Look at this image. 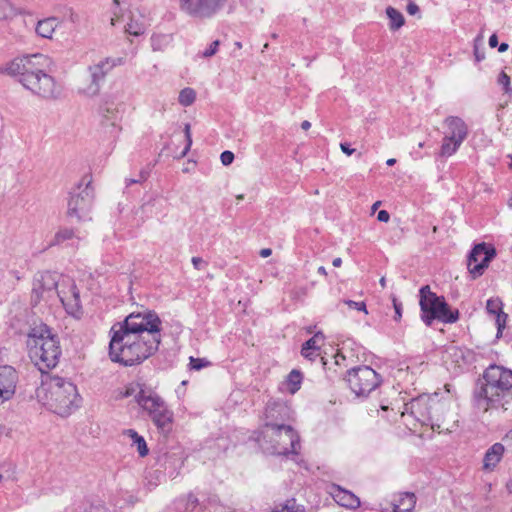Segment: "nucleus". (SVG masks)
<instances>
[{"label":"nucleus","instance_id":"f257e3e1","mask_svg":"<svg viewBox=\"0 0 512 512\" xmlns=\"http://www.w3.org/2000/svg\"><path fill=\"white\" fill-rule=\"evenodd\" d=\"M161 329L162 321L154 311L129 314L111 329L110 359L125 366L142 363L158 350Z\"/></svg>","mask_w":512,"mask_h":512},{"label":"nucleus","instance_id":"f03ea898","mask_svg":"<svg viewBox=\"0 0 512 512\" xmlns=\"http://www.w3.org/2000/svg\"><path fill=\"white\" fill-rule=\"evenodd\" d=\"M37 397L43 405L59 415L69 414L76 405V386L58 376H46L37 389Z\"/></svg>","mask_w":512,"mask_h":512},{"label":"nucleus","instance_id":"7ed1b4c3","mask_svg":"<svg viewBox=\"0 0 512 512\" xmlns=\"http://www.w3.org/2000/svg\"><path fill=\"white\" fill-rule=\"evenodd\" d=\"M27 347L31 360L39 370H49L58 364L61 356L59 340L47 325L41 324L31 329Z\"/></svg>","mask_w":512,"mask_h":512},{"label":"nucleus","instance_id":"20e7f679","mask_svg":"<svg viewBox=\"0 0 512 512\" xmlns=\"http://www.w3.org/2000/svg\"><path fill=\"white\" fill-rule=\"evenodd\" d=\"M485 383L476 398L478 410L487 412L503 406V400L512 388V371L500 366H490L484 374Z\"/></svg>","mask_w":512,"mask_h":512},{"label":"nucleus","instance_id":"39448f33","mask_svg":"<svg viewBox=\"0 0 512 512\" xmlns=\"http://www.w3.org/2000/svg\"><path fill=\"white\" fill-rule=\"evenodd\" d=\"M258 441L262 448L271 454H296L300 448L297 433L287 425L266 424Z\"/></svg>","mask_w":512,"mask_h":512},{"label":"nucleus","instance_id":"423d86ee","mask_svg":"<svg viewBox=\"0 0 512 512\" xmlns=\"http://www.w3.org/2000/svg\"><path fill=\"white\" fill-rule=\"evenodd\" d=\"M419 303L422 311V320L428 326L434 320L443 323H455L459 319V311L453 309L443 296H438L432 292L428 285L420 289Z\"/></svg>","mask_w":512,"mask_h":512},{"label":"nucleus","instance_id":"0eeeda50","mask_svg":"<svg viewBox=\"0 0 512 512\" xmlns=\"http://www.w3.org/2000/svg\"><path fill=\"white\" fill-rule=\"evenodd\" d=\"M430 420L429 398L426 396L412 399L399 414V426L420 437L430 429Z\"/></svg>","mask_w":512,"mask_h":512},{"label":"nucleus","instance_id":"6e6552de","mask_svg":"<svg viewBox=\"0 0 512 512\" xmlns=\"http://www.w3.org/2000/svg\"><path fill=\"white\" fill-rule=\"evenodd\" d=\"M445 132L439 149L440 157H450L457 152L462 142L468 136V126L459 117H448L445 122Z\"/></svg>","mask_w":512,"mask_h":512},{"label":"nucleus","instance_id":"1a4fd4ad","mask_svg":"<svg viewBox=\"0 0 512 512\" xmlns=\"http://www.w3.org/2000/svg\"><path fill=\"white\" fill-rule=\"evenodd\" d=\"M346 381L357 396H366L381 383L379 374L369 366H358L347 372Z\"/></svg>","mask_w":512,"mask_h":512},{"label":"nucleus","instance_id":"9d476101","mask_svg":"<svg viewBox=\"0 0 512 512\" xmlns=\"http://www.w3.org/2000/svg\"><path fill=\"white\" fill-rule=\"evenodd\" d=\"M43 67L37 66L35 71H30L22 79L23 84L33 93L45 98L56 97L58 88L51 76L43 72Z\"/></svg>","mask_w":512,"mask_h":512},{"label":"nucleus","instance_id":"9b49d317","mask_svg":"<svg viewBox=\"0 0 512 512\" xmlns=\"http://www.w3.org/2000/svg\"><path fill=\"white\" fill-rule=\"evenodd\" d=\"M57 293L66 312L72 317L80 319L83 315V308L74 281L68 277H63Z\"/></svg>","mask_w":512,"mask_h":512},{"label":"nucleus","instance_id":"f8f14e48","mask_svg":"<svg viewBox=\"0 0 512 512\" xmlns=\"http://www.w3.org/2000/svg\"><path fill=\"white\" fill-rule=\"evenodd\" d=\"M495 248L486 243H480L474 246L468 258V270L473 278L481 276L488 267L491 260L495 257Z\"/></svg>","mask_w":512,"mask_h":512},{"label":"nucleus","instance_id":"ddd939ff","mask_svg":"<svg viewBox=\"0 0 512 512\" xmlns=\"http://www.w3.org/2000/svg\"><path fill=\"white\" fill-rule=\"evenodd\" d=\"M52 61L49 57L42 54H35L17 58L8 64L6 71L9 74H21L25 78L26 74L30 71H35L37 66L43 68H50Z\"/></svg>","mask_w":512,"mask_h":512},{"label":"nucleus","instance_id":"4468645a","mask_svg":"<svg viewBox=\"0 0 512 512\" xmlns=\"http://www.w3.org/2000/svg\"><path fill=\"white\" fill-rule=\"evenodd\" d=\"M59 275L55 272L46 271L41 273L33 282L32 294L36 301L48 298L58 287Z\"/></svg>","mask_w":512,"mask_h":512},{"label":"nucleus","instance_id":"2eb2a0df","mask_svg":"<svg viewBox=\"0 0 512 512\" xmlns=\"http://www.w3.org/2000/svg\"><path fill=\"white\" fill-rule=\"evenodd\" d=\"M18 382V372L12 366H0V404L14 396Z\"/></svg>","mask_w":512,"mask_h":512},{"label":"nucleus","instance_id":"dca6fc26","mask_svg":"<svg viewBox=\"0 0 512 512\" xmlns=\"http://www.w3.org/2000/svg\"><path fill=\"white\" fill-rule=\"evenodd\" d=\"M225 0H181V8L187 13L206 17L212 15Z\"/></svg>","mask_w":512,"mask_h":512},{"label":"nucleus","instance_id":"f3484780","mask_svg":"<svg viewBox=\"0 0 512 512\" xmlns=\"http://www.w3.org/2000/svg\"><path fill=\"white\" fill-rule=\"evenodd\" d=\"M325 343V337L322 333H316L311 339L306 341L301 349V355L311 361L320 357L322 362L326 364L325 354L323 346Z\"/></svg>","mask_w":512,"mask_h":512},{"label":"nucleus","instance_id":"a211bd4d","mask_svg":"<svg viewBox=\"0 0 512 512\" xmlns=\"http://www.w3.org/2000/svg\"><path fill=\"white\" fill-rule=\"evenodd\" d=\"M136 399L138 404L146 410L149 415L166 406L163 399L150 388H141Z\"/></svg>","mask_w":512,"mask_h":512},{"label":"nucleus","instance_id":"6ab92c4d","mask_svg":"<svg viewBox=\"0 0 512 512\" xmlns=\"http://www.w3.org/2000/svg\"><path fill=\"white\" fill-rule=\"evenodd\" d=\"M329 494L338 505L346 509L356 510L361 505L360 499L354 493L343 489L339 485H331Z\"/></svg>","mask_w":512,"mask_h":512},{"label":"nucleus","instance_id":"aec40b11","mask_svg":"<svg viewBox=\"0 0 512 512\" xmlns=\"http://www.w3.org/2000/svg\"><path fill=\"white\" fill-rule=\"evenodd\" d=\"M416 504V497L413 493H400L395 495L389 503L385 512H411Z\"/></svg>","mask_w":512,"mask_h":512},{"label":"nucleus","instance_id":"412c9836","mask_svg":"<svg viewBox=\"0 0 512 512\" xmlns=\"http://www.w3.org/2000/svg\"><path fill=\"white\" fill-rule=\"evenodd\" d=\"M504 445L501 443L493 444L485 453L483 458V470L492 472L500 463L504 455Z\"/></svg>","mask_w":512,"mask_h":512},{"label":"nucleus","instance_id":"4be33fe9","mask_svg":"<svg viewBox=\"0 0 512 512\" xmlns=\"http://www.w3.org/2000/svg\"><path fill=\"white\" fill-rule=\"evenodd\" d=\"M304 379L303 373L298 369H293L284 381L280 384V390L283 393H288L290 395L295 394L301 388L302 382Z\"/></svg>","mask_w":512,"mask_h":512},{"label":"nucleus","instance_id":"5701e85b","mask_svg":"<svg viewBox=\"0 0 512 512\" xmlns=\"http://www.w3.org/2000/svg\"><path fill=\"white\" fill-rule=\"evenodd\" d=\"M487 312L495 316L498 331L504 328L507 314L502 311V302L499 298H492L487 301L486 305Z\"/></svg>","mask_w":512,"mask_h":512},{"label":"nucleus","instance_id":"b1692460","mask_svg":"<svg viewBox=\"0 0 512 512\" xmlns=\"http://www.w3.org/2000/svg\"><path fill=\"white\" fill-rule=\"evenodd\" d=\"M154 424L161 430H169L173 421V413L164 406L157 412H153L150 414Z\"/></svg>","mask_w":512,"mask_h":512},{"label":"nucleus","instance_id":"393cba45","mask_svg":"<svg viewBox=\"0 0 512 512\" xmlns=\"http://www.w3.org/2000/svg\"><path fill=\"white\" fill-rule=\"evenodd\" d=\"M56 27L55 19L49 18L38 22L36 32L44 38H51Z\"/></svg>","mask_w":512,"mask_h":512},{"label":"nucleus","instance_id":"a878e982","mask_svg":"<svg viewBox=\"0 0 512 512\" xmlns=\"http://www.w3.org/2000/svg\"><path fill=\"white\" fill-rule=\"evenodd\" d=\"M127 436L133 441V443L137 446V450L141 457H144L148 454L147 444L143 437L139 436L138 433L132 429L126 431Z\"/></svg>","mask_w":512,"mask_h":512},{"label":"nucleus","instance_id":"bb28decb","mask_svg":"<svg viewBox=\"0 0 512 512\" xmlns=\"http://www.w3.org/2000/svg\"><path fill=\"white\" fill-rule=\"evenodd\" d=\"M146 30V25L143 21L131 19L130 22L126 25L125 31L129 35L140 36L144 34Z\"/></svg>","mask_w":512,"mask_h":512},{"label":"nucleus","instance_id":"cd10ccee","mask_svg":"<svg viewBox=\"0 0 512 512\" xmlns=\"http://www.w3.org/2000/svg\"><path fill=\"white\" fill-rule=\"evenodd\" d=\"M386 12L391 21L392 29H399L404 24L403 15L398 10L388 7Z\"/></svg>","mask_w":512,"mask_h":512},{"label":"nucleus","instance_id":"c85d7f7f","mask_svg":"<svg viewBox=\"0 0 512 512\" xmlns=\"http://www.w3.org/2000/svg\"><path fill=\"white\" fill-rule=\"evenodd\" d=\"M195 98H196V93L191 88H185L179 94V102L183 106L191 105L195 101Z\"/></svg>","mask_w":512,"mask_h":512},{"label":"nucleus","instance_id":"c756f323","mask_svg":"<svg viewBox=\"0 0 512 512\" xmlns=\"http://www.w3.org/2000/svg\"><path fill=\"white\" fill-rule=\"evenodd\" d=\"M497 82L499 85L502 86L504 93L508 94L509 96L512 95V88L510 86V84H511L510 77L507 75L506 72L502 71L498 75Z\"/></svg>","mask_w":512,"mask_h":512},{"label":"nucleus","instance_id":"7c9ffc66","mask_svg":"<svg viewBox=\"0 0 512 512\" xmlns=\"http://www.w3.org/2000/svg\"><path fill=\"white\" fill-rule=\"evenodd\" d=\"M73 236H74V232H73V230H72V229H63V230H60V231L55 235L54 243H55V244H60V243H62V242H63V241H65V240L71 239Z\"/></svg>","mask_w":512,"mask_h":512},{"label":"nucleus","instance_id":"2f4dec72","mask_svg":"<svg viewBox=\"0 0 512 512\" xmlns=\"http://www.w3.org/2000/svg\"><path fill=\"white\" fill-rule=\"evenodd\" d=\"M210 362L204 358H194L190 357V367L194 370H200L202 368L208 367Z\"/></svg>","mask_w":512,"mask_h":512},{"label":"nucleus","instance_id":"473e14b6","mask_svg":"<svg viewBox=\"0 0 512 512\" xmlns=\"http://www.w3.org/2000/svg\"><path fill=\"white\" fill-rule=\"evenodd\" d=\"M344 303L351 309H355V310H358V311H362L364 312L365 314H367V309H366V305L364 302H355V301H352V300H346L344 301Z\"/></svg>","mask_w":512,"mask_h":512},{"label":"nucleus","instance_id":"72a5a7b5","mask_svg":"<svg viewBox=\"0 0 512 512\" xmlns=\"http://www.w3.org/2000/svg\"><path fill=\"white\" fill-rule=\"evenodd\" d=\"M135 387L133 385H128V386H125L122 390H119L118 391V394H117V397L118 398H127L131 395L134 394L135 392Z\"/></svg>","mask_w":512,"mask_h":512},{"label":"nucleus","instance_id":"f704fd0d","mask_svg":"<svg viewBox=\"0 0 512 512\" xmlns=\"http://www.w3.org/2000/svg\"><path fill=\"white\" fill-rule=\"evenodd\" d=\"M220 43L218 40L211 43L210 47L203 52V57H211L213 56L219 47Z\"/></svg>","mask_w":512,"mask_h":512},{"label":"nucleus","instance_id":"c9c22d12","mask_svg":"<svg viewBox=\"0 0 512 512\" xmlns=\"http://www.w3.org/2000/svg\"><path fill=\"white\" fill-rule=\"evenodd\" d=\"M234 160V154L231 151H224L221 154V162L223 165H230Z\"/></svg>","mask_w":512,"mask_h":512},{"label":"nucleus","instance_id":"e433bc0d","mask_svg":"<svg viewBox=\"0 0 512 512\" xmlns=\"http://www.w3.org/2000/svg\"><path fill=\"white\" fill-rule=\"evenodd\" d=\"M407 12L410 15H415L419 12V7L414 2H409L407 5Z\"/></svg>","mask_w":512,"mask_h":512},{"label":"nucleus","instance_id":"4c0bfd02","mask_svg":"<svg viewBox=\"0 0 512 512\" xmlns=\"http://www.w3.org/2000/svg\"><path fill=\"white\" fill-rule=\"evenodd\" d=\"M378 220L381 221V222H388L389 219H390V215L389 213L386 211V210H381L379 213H378V216H377Z\"/></svg>","mask_w":512,"mask_h":512},{"label":"nucleus","instance_id":"58836bf2","mask_svg":"<svg viewBox=\"0 0 512 512\" xmlns=\"http://www.w3.org/2000/svg\"><path fill=\"white\" fill-rule=\"evenodd\" d=\"M8 8V4L6 1H0V19L6 17V9Z\"/></svg>","mask_w":512,"mask_h":512},{"label":"nucleus","instance_id":"ea45409f","mask_svg":"<svg viewBox=\"0 0 512 512\" xmlns=\"http://www.w3.org/2000/svg\"><path fill=\"white\" fill-rule=\"evenodd\" d=\"M503 440L506 442V444H507L509 447H511V448H512V429H511V430H509V431L505 434V436H504Z\"/></svg>","mask_w":512,"mask_h":512},{"label":"nucleus","instance_id":"a19ab883","mask_svg":"<svg viewBox=\"0 0 512 512\" xmlns=\"http://www.w3.org/2000/svg\"><path fill=\"white\" fill-rule=\"evenodd\" d=\"M393 306H394L397 316L401 317L402 306H401V303H399L395 298L393 299Z\"/></svg>","mask_w":512,"mask_h":512},{"label":"nucleus","instance_id":"79ce46f5","mask_svg":"<svg viewBox=\"0 0 512 512\" xmlns=\"http://www.w3.org/2000/svg\"><path fill=\"white\" fill-rule=\"evenodd\" d=\"M489 45L490 47L494 48L498 45V37L496 34H493L489 38Z\"/></svg>","mask_w":512,"mask_h":512},{"label":"nucleus","instance_id":"37998d69","mask_svg":"<svg viewBox=\"0 0 512 512\" xmlns=\"http://www.w3.org/2000/svg\"><path fill=\"white\" fill-rule=\"evenodd\" d=\"M192 263L196 269H200L203 264V260L200 257H194Z\"/></svg>","mask_w":512,"mask_h":512},{"label":"nucleus","instance_id":"c03bdc74","mask_svg":"<svg viewBox=\"0 0 512 512\" xmlns=\"http://www.w3.org/2000/svg\"><path fill=\"white\" fill-rule=\"evenodd\" d=\"M341 149L347 155H351L354 152V149H350L347 144H341Z\"/></svg>","mask_w":512,"mask_h":512},{"label":"nucleus","instance_id":"a18cd8bd","mask_svg":"<svg viewBox=\"0 0 512 512\" xmlns=\"http://www.w3.org/2000/svg\"><path fill=\"white\" fill-rule=\"evenodd\" d=\"M271 253H272L271 249L265 248L260 251V256L263 258H266V257L270 256Z\"/></svg>","mask_w":512,"mask_h":512},{"label":"nucleus","instance_id":"49530a36","mask_svg":"<svg viewBox=\"0 0 512 512\" xmlns=\"http://www.w3.org/2000/svg\"><path fill=\"white\" fill-rule=\"evenodd\" d=\"M381 410H382L383 412L391 411V412L394 414V416H397V413H396V412H394V409H393V408H390L388 405H381Z\"/></svg>","mask_w":512,"mask_h":512},{"label":"nucleus","instance_id":"de8ad7c7","mask_svg":"<svg viewBox=\"0 0 512 512\" xmlns=\"http://www.w3.org/2000/svg\"><path fill=\"white\" fill-rule=\"evenodd\" d=\"M341 265H342V260H341V258H335V259L333 260V266H334V267H340Z\"/></svg>","mask_w":512,"mask_h":512},{"label":"nucleus","instance_id":"09e8293b","mask_svg":"<svg viewBox=\"0 0 512 512\" xmlns=\"http://www.w3.org/2000/svg\"><path fill=\"white\" fill-rule=\"evenodd\" d=\"M507 49H508V44H507V43H502V44L499 46V51H500V52H505Z\"/></svg>","mask_w":512,"mask_h":512},{"label":"nucleus","instance_id":"8fccbe9b","mask_svg":"<svg viewBox=\"0 0 512 512\" xmlns=\"http://www.w3.org/2000/svg\"><path fill=\"white\" fill-rule=\"evenodd\" d=\"M301 126L304 130H308L310 128L311 124L308 121H304Z\"/></svg>","mask_w":512,"mask_h":512},{"label":"nucleus","instance_id":"3c124183","mask_svg":"<svg viewBox=\"0 0 512 512\" xmlns=\"http://www.w3.org/2000/svg\"><path fill=\"white\" fill-rule=\"evenodd\" d=\"M386 163H387L388 166H392V165H394L396 163V159L390 158V159L387 160Z\"/></svg>","mask_w":512,"mask_h":512},{"label":"nucleus","instance_id":"603ef678","mask_svg":"<svg viewBox=\"0 0 512 512\" xmlns=\"http://www.w3.org/2000/svg\"><path fill=\"white\" fill-rule=\"evenodd\" d=\"M380 205H381V202H380V201H376V202L373 204V206H372V210H373V211H376Z\"/></svg>","mask_w":512,"mask_h":512},{"label":"nucleus","instance_id":"864d4df0","mask_svg":"<svg viewBox=\"0 0 512 512\" xmlns=\"http://www.w3.org/2000/svg\"><path fill=\"white\" fill-rule=\"evenodd\" d=\"M339 357H341V359H343V360H344V356H341L339 353H337V354L335 355V362H336V364H339V363H340V362H339Z\"/></svg>","mask_w":512,"mask_h":512},{"label":"nucleus","instance_id":"5fc2aeb1","mask_svg":"<svg viewBox=\"0 0 512 512\" xmlns=\"http://www.w3.org/2000/svg\"><path fill=\"white\" fill-rule=\"evenodd\" d=\"M118 19H119L118 17H116V18L112 17L111 20H110L111 21V25H115V22L118 21Z\"/></svg>","mask_w":512,"mask_h":512},{"label":"nucleus","instance_id":"6e6d98bb","mask_svg":"<svg viewBox=\"0 0 512 512\" xmlns=\"http://www.w3.org/2000/svg\"><path fill=\"white\" fill-rule=\"evenodd\" d=\"M318 271L319 273L326 275V270L324 267H320Z\"/></svg>","mask_w":512,"mask_h":512},{"label":"nucleus","instance_id":"4d7b16f0","mask_svg":"<svg viewBox=\"0 0 512 512\" xmlns=\"http://www.w3.org/2000/svg\"><path fill=\"white\" fill-rule=\"evenodd\" d=\"M508 158L510 159L509 168L512 169V156L509 155Z\"/></svg>","mask_w":512,"mask_h":512},{"label":"nucleus","instance_id":"13d9d810","mask_svg":"<svg viewBox=\"0 0 512 512\" xmlns=\"http://www.w3.org/2000/svg\"><path fill=\"white\" fill-rule=\"evenodd\" d=\"M113 3H114V5H115L116 7H118V6H119V0H113Z\"/></svg>","mask_w":512,"mask_h":512},{"label":"nucleus","instance_id":"bf43d9fd","mask_svg":"<svg viewBox=\"0 0 512 512\" xmlns=\"http://www.w3.org/2000/svg\"><path fill=\"white\" fill-rule=\"evenodd\" d=\"M386 418H387L388 420H390V421H397V419H395V418H391L390 416H386Z\"/></svg>","mask_w":512,"mask_h":512},{"label":"nucleus","instance_id":"052dcab7","mask_svg":"<svg viewBox=\"0 0 512 512\" xmlns=\"http://www.w3.org/2000/svg\"><path fill=\"white\" fill-rule=\"evenodd\" d=\"M236 198H237V200H242L243 199V195H238Z\"/></svg>","mask_w":512,"mask_h":512},{"label":"nucleus","instance_id":"680f3d73","mask_svg":"<svg viewBox=\"0 0 512 512\" xmlns=\"http://www.w3.org/2000/svg\"><path fill=\"white\" fill-rule=\"evenodd\" d=\"M187 137H189V126L186 127Z\"/></svg>","mask_w":512,"mask_h":512},{"label":"nucleus","instance_id":"e2e57ef3","mask_svg":"<svg viewBox=\"0 0 512 512\" xmlns=\"http://www.w3.org/2000/svg\"><path fill=\"white\" fill-rule=\"evenodd\" d=\"M511 205H512V199H511Z\"/></svg>","mask_w":512,"mask_h":512}]
</instances>
